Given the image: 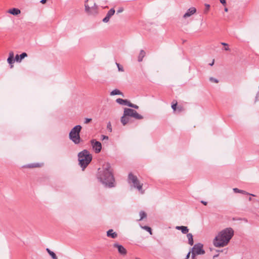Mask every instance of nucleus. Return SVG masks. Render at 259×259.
Instances as JSON below:
<instances>
[{
    "label": "nucleus",
    "instance_id": "1",
    "mask_svg": "<svg viewBox=\"0 0 259 259\" xmlns=\"http://www.w3.org/2000/svg\"><path fill=\"white\" fill-rule=\"evenodd\" d=\"M97 177L98 180L106 187L112 188L115 186V179L110 163L105 164L101 170L99 168Z\"/></svg>",
    "mask_w": 259,
    "mask_h": 259
},
{
    "label": "nucleus",
    "instance_id": "2",
    "mask_svg": "<svg viewBox=\"0 0 259 259\" xmlns=\"http://www.w3.org/2000/svg\"><path fill=\"white\" fill-rule=\"evenodd\" d=\"M234 230L232 228H227L221 231L215 236L213 240V244L217 247H222L228 245L234 235Z\"/></svg>",
    "mask_w": 259,
    "mask_h": 259
},
{
    "label": "nucleus",
    "instance_id": "3",
    "mask_svg": "<svg viewBox=\"0 0 259 259\" xmlns=\"http://www.w3.org/2000/svg\"><path fill=\"white\" fill-rule=\"evenodd\" d=\"M79 164L84 170L92 160V155L87 150H83L78 154Z\"/></svg>",
    "mask_w": 259,
    "mask_h": 259
},
{
    "label": "nucleus",
    "instance_id": "4",
    "mask_svg": "<svg viewBox=\"0 0 259 259\" xmlns=\"http://www.w3.org/2000/svg\"><path fill=\"white\" fill-rule=\"evenodd\" d=\"M81 128V125H77L73 127L69 133V139L75 144H78L80 142L79 133Z\"/></svg>",
    "mask_w": 259,
    "mask_h": 259
},
{
    "label": "nucleus",
    "instance_id": "5",
    "mask_svg": "<svg viewBox=\"0 0 259 259\" xmlns=\"http://www.w3.org/2000/svg\"><path fill=\"white\" fill-rule=\"evenodd\" d=\"M88 1L89 0H87L85 2L84 6L85 12L91 15L97 14L98 13V6L94 1H90L89 3Z\"/></svg>",
    "mask_w": 259,
    "mask_h": 259
},
{
    "label": "nucleus",
    "instance_id": "6",
    "mask_svg": "<svg viewBox=\"0 0 259 259\" xmlns=\"http://www.w3.org/2000/svg\"><path fill=\"white\" fill-rule=\"evenodd\" d=\"M129 183H132L134 188H137L142 194L144 193L142 190L143 184H141L136 176L130 173L128 176Z\"/></svg>",
    "mask_w": 259,
    "mask_h": 259
},
{
    "label": "nucleus",
    "instance_id": "7",
    "mask_svg": "<svg viewBox=\"0 0 259 259\" xmlns=\"http://www.w3.org/2000/svg\"><path fill=\"white\" fill-rule=\"evenodd\" d=\"M203 246V244L200 243L195 244L192 248L191 252H194L196 255L204 254L205 251Z\"/></svg>",
    "mask_w": 259,
    "mask_h": 259
},
{
    "label": "nucleus",
    "instance_id": "8",
    "mask_svg": "<svg viewBox=\"0 0 259 259\" xmlns=\"http://www.w3.org/2000/svg\"><path fill=\"white\" fill-rule=\"evenodd\" d=\"M92 147L93 149L95 150L96 153H99L100 152L102 149V144L99 142L96 141V140L93 139L91 141Z\"/></svg>",
    "mask_w": 259,
    "mask_h": 259
},
{
    "label": "nucleus",
    "instance_id": "9",
    "mask_svg": "<svg viewBox=\"0 0 259 259\" xmlns=\"http://www.w3.org/2000/svg\"><path fill=\"white\" fill-rule=\"evenodd\" d=\"M115 10L113 8H111L106 14V17L103 18V22L104 23H107L109 21L110 18L114 14Z\"/></svg>",
    "mask_w": 259,
    "mask_h": 259
},
{
    "label": "nucleus",
    "instance_id": "10",
    "mask_svg": "<svg viewBox=\"0 0 259 259\" xmlns=\"http://www.w3.org/2000/svg\"><path fill=\"white\" fill-rule=\"evenodd\" d=\"M113 246L118 249V251L120 254L122 255H125L126 254V250L122 245L118 243H114L113 244Z\"/></svg>",
    "mask_w": 259,
    "mask_h": 259
},
{
    "label": "nucleus",
    "instance_id": "11",
    "mask_svg": "<svg viewBox=\"0 0 259 259\" xmlns=\"http://www.w3.org/2000/svg\"><path fill=\"white\" fill-rule=\"evenodd\" d=\"M196 12V9L194 7H191L189 8L186 13L183 15L184 18H186L187 17H190L191 15L195 13Z\"/></svg>",
    "mask_w": 259,
    "mask_h": 259
},
{
    "label": "nucleus",
    "instance_id": "12",
    "mask_svg": "<svg viewBox=\"0 0 259 259\" xmlns=\"http://www.w3.org/2000/svg\"><path fill=\"white\" fill-rule=\"evenodd\" d=\"M135 111L131 108H125L124 109L123 114L124 116L133 117Z\"/></svg>",
    "mask_w": 259,
    "mask_h": 259
},
{
    "label": "nucleus",
    "instance_id": "13",
    "mask_svg": "<svg viewBox=\"0 0 259 259\" xmlns=\"http://www.w3.org/2000/svg\"><path fill=\"white\" fill-rule=\"evenodd\" d=\"M27 56V54L26 53H22L20 55H16L15 56V60L17 62H20L22 59Z\"/></svg>",
    "mask_w": 259,
    "mask_h": 259
},
{
    "label": "nucleus",
    "instance_id": "14",
    "mask_svg": "<svg viewBox=\"0 0 259 259\" xmlns=\"http://www.w3.org/2000/svg\"><path fill=\"white\" fill-rule=\"evenodd\" d=\"M176 229L178 230H181L183 234H187L189 232V229L186 226H176Z\"/></svg>",
    "mask_w": 259,
    "mask_h": 259
},
{
    "label": "nucleus",
    "instance_id": "15",
    "mask_svg": "<svg viewBox=\"0 0 259 259\" xmlns=\"http://www.w3.org/2000/svg\"><path fill=\"white\" fill-rule=\"evenodd\" d=\"M107 236L109 237L114 239L117 237V234L114 232L113 229H110L107 232Z\"/></svg>",
    "mask_w": 259,
    "mask_h": 259
},
{
    "label": "nucleus",
    "instance_id": "16",
    "mask_svg": "<svg viewBox=\"0 0 259 259\" xmlns=\"http://www.w3.org/2000/svg\"><path fill=\"white\" fill-rule=\"evenodd\" d=\"M233 190L235 193H242V194H245V195H250V196H255V195L253 194H250L245 191L240 190L236 188H234Z\"/></svg>",
    "mask_w": 259,
    "mask_h": 259
},
{
    "label": "nucleus",
    "instance_id": "17",
    "mask_svg": "<svg viewBox=\"0 0 259 259\" xmlns=\"http://www.w3.org/2000/svg\"><path fill=\"white\" fill-rule=\"evenodd\" d=\"M116 102L119 104L124 105L128 106L129 101L126 99L118 98L116 99Z\"/></svg>",
    "mask_w": 259,
    "mask_h": 259
},
{
    "label": "nucleus",
    "instance_id": "18",
    "mask_svg": "<svg viewBox=\"0 0 259 259\" xmlns=\"http://www.w3.org/2000/svg\"><path fill=\"white\" fill-rule=\"evenodd\" d=\"M8 12L10 14H12L13 15H17L20 14L21 11L19 9H18L17 8H13V9H10L9 10Z\"/></svg>",
    "mask_w": 259,
    "mask_h": 259
},
{
    "label": "nucleus",
    "instance_id": "19",
    "mask_svg": "<svg viewBox=\"0 0 259 259\" xmlns=\"http://www.w3.org/2000/svg\"><path fill=\"white\" fill-rule=\"evenodd\" d=\"M121 122L123 125H126L130 120L129 117L124 116V115L121 117Z\"/></svg>",
    "mask_w": 259,
    "mask_h": 259
},
{
    "label": "nucleus",
    "instance_id": "20",
    "mask_svg": "<svg viewBox=\"0 0 259 259\" xmlns=\"http://www.w3.org/2000/svg\"><path fill=\"white\" fill-rule=\"evenodd\" d=\"M145 55H146L145 52L143 50H141L140 52L139 53V55L138 56V61L139 62H142L143 58L145 56Z\"/></svg>",
    "mask_w": 259,
    "mask_h": 259
},
{
    "label": "nucleus",
    "instance_id": "21",
    "mask_svg": "<svg viewBox=\"0 0 259 259\" xmlns=\"http://www.w3.org/2000/svg\"><path fill=\"white\" fill-rule=\"evenodd\" d=\"M187 237L188 239V243L190 245H193L194 244V241L193 238V235L191 233H187Z\"/></svg>",
    "mask_w": 259,
    "mask_h": 259
},
{
    "label": "nucleus",
    "instance_id": "22",
    "mask_svg": "<svg viewBox=\"0 0 259 259\" xmlns=\"http://www.w3.org/2000/svg\"><path fill=\"white\" fill-rule=\"evenodd\" d=\"M111 96H114V95H121L122 96H123V94L118 89H115L113 90L110 94Z\"/></svg>",
    "mask_w": 259,
    "mask_h": 259
},
{
    "label": "nucleus",
    "instance_id": "23",
    "mask_svg": "<svg viewBox=\"0 0 259 259\" xmlns=\"http://www.w3.org/2000/svg\"><path fill=\"white\" fill-rule=\"evenodd\" d=\"M46 250L53 259H58L56 254L53 251H51L49 248H47Z\"/></svg>",
    "mask_w": 259,
    "mask_h": 259
},
{
    "label": "nucleus",
    "instance_id": "24",
    "mask_svg": "<svg viewBox=\"0 0 259 259\" xmlns=\"http://www.w3.org/2000/svg\"><path fill=\"white\" fill-rule=\"evenodd\" d=\"M133 117L136 119H142L143 118V116L139 114L136 111H135Z\"/></svg>",
    "mask_w": 259,
    "mask_h": 259
},
{
    "label": "nucleus",
    "instance_id": "25",
    "mask_svg": "<svg viewBox=\"0 0 259 259\" xmlns=\"http://www.w3.org/2000/svg\"><path fill=\"white\" fill-rule=\"evenodd\" d=\"M139 214L140 215V219H139V221H141L143 220L144 219L146 218L147 217V214L146 212L143 210H141L140 211Z\"/></svg>",
    "mask_w": 259,
    "mask_h": 259
},
{
    "label": "nucleus",
    "instance_id": "26",
    "mask_svg": "<svg viewBox=\"0 0 259 259\" xmlns=\"http://www.w3.org/2000/svg\"><path fill=\"white\" fill-rule=\"evenodd\" d=\"M15 59H14V57H12V56H9L8 59H7V61L11 65V67H13V65H12V64H13L15 62Z\"/></svg>",
    "mask_w": 259,
    "mask_h": 259
},
{
    "label": "nucleus",
    "instance_id": "27",
    "mask_svg": "<svg viewBox=\"0 0 259 259\" xmlns=\"http://www.w3.org/2000/svg\"><path fill=\"white\" fill-rule=\"evenodd\" d=\"M141 227L143 229L148 231L150 233V234L152 235V229L150 227L147 226H141Z\"/></svg>",
    "mask_w": 259,
    "mask_h": 259
},
{
    "label": "nucleus",
    "instance_id": "28",
    "mask_svg": "<svg viewBox=\"0 0 259 259\" xmlns=\"http://www.w3.org/2000/svg\"><path fill=\"white\" fill-rule=\"evenodd\" d=\"M128 106L132 107V108H134L135 109H138L139 108V106L138 105H137L136 104H134L131 103L130 101L128 102Z\"/></svg>",
    "mask_w": 259,
    "mask_h": 259
},
{
    "label": "nucleus",
    "instance_id": "29",
    "mask_svg": "<svg viewBox=\"0 0 259 259\" xmlns=\"http://www.w3.org/2000/svg\"><path fill=\"white\" fill-rule=\"evenodd\" d=\"M116 64L117 66V68H118V69L119 71H124V69H123V67L120 65L119 63H116Z\"/></svg>",
    "mask_w": 259,
    "mask_h": 259
},
{
    "label": "nucleus",
    "instance_id": "30",
    "mask_svg": "<svg viewBox=\"0 0 259 259\" xmlns=\"http://www.w3.org/2000/svg\"><path fill=\"white\" fill-rule=\"evenodd\" d=\"M107 128L109 132H112V126L110 122H109L107 123Z\"/></svg>",
    "mask_w": 259,
    "mask_h": 259
},
{
    "label": "nucleus",
    "instance_id": "31",
    "mask_svg": "<svg viewBox=\"0 0 259 259\" xmlns=\"http://www.w3.org/2000/svg\"><path fill=\"white\" fill-rule=\"evenodd\" d=\"M205 9L204 12V13H207L209 9L210 5L209 4H205Z\"/></svg>",
    "mask_w": 259,
    "mask_h": 259
},
{
    "label": "nucleus",
    "instance_id": "32",
    "mask_svg": "<svg viewBox=\"0 0 259 259\" xmlns=\"http://www.w3.org/2000/svg\"><path fill=\"white\" fill-rule=\"evenodd\" d=\"M221 45L223 46H227V47L224 48V50L226 51H230V48L228 47V45L225 42H221Z\"/></svg>",
    "mask_w": 259,
    "mask_h": 259
},
{
    "label": "nucleus",
    "instance_id": "33",
    "mask_svg": "<svg viewBox=\"0 0 259 259\" xmlns=\"http://www.w3.org/2000/svg\"><path fill=\"white\" fill-rule=\"evenodd\" d=\"M209 80L210 81L213 82L214 83H218V82H219V80L217 79L214 78L212 77H211L209 78Z\"/></svg>",
    "mask_w": 259,
    "mask_h": 259
},
{
    "label": "nucleus",
    "instance_id": "34",
    "mask_svg": "<svg viewBox=\"0 0 259 259\" xmlns=\"http://www.w3.org/2000/svg\"><path fill=\"white\" fill-rule=\"evenodd\" d=\"M39 166V164L37 163V164H29L28 167H38Z\"/></svg>",
    "mask_w": 259,
    "mask_h": 259
},
{
    "label": "nucleus",
    "instance_id": "35",
    "mask_svg": "<svg viewBox=\"0 0 259 259\" xmlns=\"http://www.w3.org/2000/svg\"><path fill=\"white\" fill-rule=\"evenodd\" d=\"M92 118H85L84 119V123L85 124H88L90 122H91L92 121Z\"/></svg>",
    "mask_w": 259,
    "mask_h": 259
},
{
    "label": "nucleus",
    "instance_id": "36",
    "mask_svg": "<svg viewBox=\"0 0 259 259\" xmlns=\"http://www.w3.org/2000/svg\"><path fill=\"white\" fill-rule=\"evenodd\" d=\"M177 103H176L175 104H172V105H171V108H172V109L174 111H176V108H177Z\"/></svg>",
    "mask_w": 259,
    "mask_h": 259
},
{
    "label": "nucleus",
    "instance_id": "37",
    "mask_svg": "<svg viewBox=\"0 0 259 259\" xmlns=\"http://www.w3.org/2000/svg\"><path fill=\"white\" fill-rule=\"evenodd\" d=\"M123 11V9L122 8H120L117 11V14H119V13H120L121 12H122Z\"/></svg>",
    "mask_w": 259,
    "mask_h": 259
},
{
    "label": "nucleus",
    "instance_id": "38",
    "mask_svg": "<svg viewBox=\"0 0 259 259\" xmlns=\"http://www.w3.org/2000/svg\"><path fill=\"white\" fill-rule=\"evenodd\" d=\"M102 140H108V137L107 136H105V135H102Z\"/></svg>",
    "mask_w": 259,
    "mask_h": 259
},
{
    "label": "nucleus",
    "instance_id": "39",
    "mask_svg": "<svg viewBox=\"0 0 259 259\" xmlns=\"http://www.w3.org/2000/svg\"><path fill=\"white\" fill-rule=\"evenodd\" d=\"M220 2L224 6L226 5V0H220Z\"/></svg>",
    "mask_w": 259,
    "mask_h": 259
},
{
    "label": "nucleus",
    "instance_id": "40",
    "mask_svg": "<svg viewBox=\"0 0 259 259\" xmlns=\"http://www.w3.org/2000/svg\"><path fill=\"white\" fill-rule=\"evenodd\" d=\"M190 253H191V252H190V251H189V252L188 253V254H187V255H186V258H185V259H188V258H189V257H190Z\"/></svg>",
    "mask_w": 259,
    "mask_h": 259
},
{
    "label": "nucleus",
    "instance_id": "41",
    "mask_svg": "<svg viewBox=\"0 0 259 259\" xmlns=\"http://www.w3.org/2000/svg\"><path fill=\"white\" fill-rule=\"evenodd\" d=\"M195 255H196V254H194V252H192V259H196Z\"/></svg>",
    "mask_w": 259,
    "mask_h": 259
},
{
    "label": "nucleus",
    "instance_id": "42",
    "mask_svg": "<svg viewBox=\"0 0 259 259\" xmlns=\"http://www.w3.org/2000/svg\"><path fill=\"white\" fill-rule=\"evenodd\" d=\"M201 202L205 205H206L207 204V202L206 201H204L203 200H202Z\"/></svg>",
    "mask_w": 259,
    "mask_h": 259
},
{
    "label": "nucleus",
    "instance_id": "43",
    "mask_svg": "<svg viewBox=\"0 0 259 259\" xmlns=\"http://www.w3.org/2000/svg\"><path fill=\"white\" fill-rule=\"evenodd\" d=\"M46 1H47V0H41V1H40V3H41V4H45V3H46Z\"/></svg>",
    "mask_w": 259,
    "mask_h": 259
},
{
    "label": "nucleus",
    "instance_id": "44",
    "mask_svg": "<svg viewBox=\"0 0 259 259\" xmlns=\"http://www.w3.org/2000/svg\"><path fill=\"white\" fill-rule=\"evenodd\" d=\"M9 56H12V57H14V54L12 52H10L9 53Z\"/></svg>",
    "mask_w": 259,
    "mask_h": 259
},
{
    "label": "nucleus",
    "instance_id": "45",
    "mask_svg": "<svg viewBox=\"0 0 259 259\" xmlns=\"http://www.w3.org/2000/svg\"><path fill=\"white\" fill-rule=\"evenodd\" d=\"M214 60H213L212 62L211 63L209 64V65L210 66H212L214 64Z\"/></svg>",
    "mask_w": 259,
    "mask_h": 259
},
{
    "label": "nucleus",
    "instance_id": "46",
    "mask_svg": "<svg viewBox=\"0 0 259 259\" xmlns=\"http://www.w3.org/2000/svg\"><path fill=\"white\" fill-rule=\"evenodd\" d=\"M224 11L226 12H227L228 11V9L227 8H225V9H224Z\"/></svg>",
    "mask_w": 259,
    "mask_h": 259
},
{
    "label": "nucleus",
    "instance_id": "47",
    "mask_svg": "<svg viewBox=\"0 0 259 259\" xmlns=\"http://www.w3.org/2000/svg\"><path fill=\"white\" fill-rule=\"evenodd\" d=\"M243 220L245 222H248L247 220L246 219H245V218H244V219H243Z\"/></svg>",
    "mask_w": 259,
    "mask_h": 259
},
{
    "label": "nucleus",
    "instance_id": "48",
    "mask_svg": "<svg viewBox=\"0 0 259 259\" xmlns=\"http://www.w3.org/2000/svg\"><path fill=\"white\" fill-rule=\"evenodd\" d=\"M252 200V198H251V197H249V198H248V200H249V201H251Z\"/></svg>",
    "mask_w": 259,
    "mask_h": 259
},
{
    "label": "nucleus",
    "instance_id": "49",
    "mask_svg": "<svg viewBox=\"0 0 259 259\" xmlns=\"http://www.w3.org/2000/svg\"><path fill=\"white\" fill-rule=\"evenodd\" d=\"M218 255H219L218 254H217V255H214V256H213V258H215V257L218 256Z\"/></svg>",
    "mask_w": 259,
    "mask_h": 259
},
{
    "label": "nucleus",
    "instance_id": "50",
    "mask_svg": "<svg viewBox=\"0 0 259 259\" xmlns=\"http://www.w3.org/2000/svg\"><path fill=\"white\" fill-rule=\"evenodd\" d=\"M178 109H179V111H181V108H179H179H178Z\"/></svg>",
    "mask_w": 259,
    "mask_h": 259
}]
</instances>
